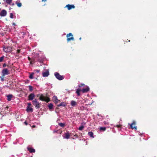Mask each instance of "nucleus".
<instances>
[{
    "mask_svg": "<svg viewBox=\"0 0 157 157\" xmlns=\"http://www.w3.org/2000/svg\"><path fill=\"white\" fill-rule=\"evenodd\" d=\"M10 74L9 71L8 69L5 68L2 69V76H4Z\"/></svg>",
    "mask_w": 157,
    "mask_h": 157,
    "instance_id": "3",
    "label": "nucleus"
},
{
    "mask_svg": "<svg viewBox=\"0 0 157 157\" xmlns=\"http://www.w3.org/2000/svg\"><path fill=\"white\" fill-rule=\"evenodd\" d=\"M12 48L10 47H6L5 46L3 47V50L5 52L7 53L10 52Z\"/></svg>",
    "mask_w": 157,
    "mask_h": 157,
    "instance_id": "4",
    "label": "nucleus"
},
{
    "mask_svg": "<svg viewBox=\"0 0 157 157\" xmlns=\"http://www.w3.org/2000/svg\"><path fill=\"white\" fill-rule=\"evenodd\" d=\"M31 105V103H28V106H30V105Z\"/></svg>",
    "mask_w": 157,
    "mask_h": 157,
    "instance_id": "44",
    "label": "nucleus"
},
{
    "mask_svg": "<svg viewBox=\"0 0 157 157\" xmlns=\"http://www.w3.org/2000/svg\"><path fill=\"white\" fill-rule=\"evenodd\" d=\"M28 59L29 60V61H31V58H30V57L29 56H28Z\"/></svg>",
    "mask_w": 157,
    "mask_h": 157,
    "instance_id": "42",
    "label": "nucleus"
},
{
    "mask_svg": "<svg viewBox=\"0 0 157 157\" xmlns=\"http://www.w3.org/2000/svg\"><path fill=\"white\" fill-rule=\"evenodd\" d=\"M106 130V128L105 127H101L100 128V130H102L103 131H105Z\"/></svg>",
    "mask_w": 157,
    "mask_h": 157,
    "instance_id": "30",
    "label": "nucleus"
},
{
    "mask_svg": "<svg viewBox=\"0 0 157 157\" xmlns=\"http://www.w3.org/2000/svg\"><path fill=\"white\" fill-rule=\"evenodd\" d=\"M84 128V126L83 125H82L80 126L78 130L80 131L82 130Z\"/></svg>",
    "mask_w": 157,
    "mask_h": 157,
    "instance_id": "33",
    "label": "nucleus"
},
{
    "mask_svg": "<svg viewBox=\"0 0 157 157\" xmlns=\"http://www.w3.org/2000/svg\"><path fill=\"white\" fill-rule=\"evenodd\" d=\"M70 134L69 132L65 133L64 134V135L63 136V138L68 139L70 137Z\"/></svg>",
    "mask_w": 157,
    "mask_h": 157,
    "instance_id": "13",
    "label": "nucleus"
},
{
    "mask_svg": "<svg viewBox=\"0 0 157 157\" xmlns=\"http://www.w3.org/2000/svg\"><path fill=\"white\" fill-rule=\"evenodd\" d=\"M7 66V65L6 64V63H4L3 64V66H2V67H3V68H5V67H6V66Z\"/></svg>",
    "mask_w": 157,
    "mask_h": 157,
    "instance_id": "37",
    "label": "nucleus"
},
{
    "mask_svg": "<svg viewBox=\"0 0 157 157\" xmlns=\"http://www.w3.org/2000/svg\"><path fill=\"white\" fill-rule=\"evenodd\" d=\"M7 14L6 11L4 10H2L0 13V15L2 17H4Z\"/></svg>",
    "mask_w": 157,
    "mask_h": 157,
    "instance_id": "7",
    "label": "nucleus"
},
{
    "mask_svg": "<svg viewBox=\"0 0 157 157\" xmlns=\"http://www.w3.org/2000/svg\"><path fill=\"white\" fill-rule=\"evenodd\" d=\"M76 105V102L75 101L72 100L71 101V105L72 106H75Z\"/></svg>",
    "mask_w": 157,
    "mask_h": 157,
    "instance_id": "20",
    "label": "nucleus"
},
{
    "mask_svg": "<svg viewBox=\"0 0 157 157\" xmlns=\"http://www.w3.org/2000/svg\"><path fill=\"white\" fill-rule=\"evenodd\" d=\"M28 87L29 88V90L30 91H32L33 90V87H32V86L29 85L28 86Z\"/></svg>",
    "mask_w": 157,
    "mask_h": 157,
    "instance_id": "29",
    "label": "nucleus"
},
{
    "mask_svg": "<svg viewBox=\"0 0 157 157\" xmlns=\"http://www.w3.org/2000/svg\"><path fill=\"white\" fill-rule=\"evenodd\" d=\"M24 123L26 125H27L28 124V123L26 121H25V122H24Z\"/></svg>",
    "mask_w": 157,
    "mask_h": 157,
    "instance_id": "45",
    "label": "nucleus"
},
{
    "mask_svg": "<svg viewBox=\"0 0 157 157\" xmlns=\"http://www.w3.org/2000/svg\"><path fill=\"white\" fill-rule=\"evenodd\" d=\"M5 57L4 56H2L0 57V62H2L4 58Z\"/></svg>",
    "mask_w": 157,
    "mask_h": 157,
    "instance_id": "32",
    "label": "nucleus"
},
{
    "mask_svg": "<svg viewBox=\"0 0 157 157\" xmlns=\"http://www.w3.org/2000/svg\"><path fill=\"white\" fill-rule=\"evenodd\" d=\"M6 3L9 5H11L12 0H6Z\"/></svg>",
    "mask_w": 157,
    "mask_h": 157,
    "instance_id": "27",
    "label": "nucleus"
},
{
    "mask_svg": "<svg viewBox=\"0 0 157 157\" xmlns=\"http://www.w3.org/2000/svg\"><path fill=\"white\" fill-rule=\"evenodd\" d=\"M14 18H16V16H15Z\"/></svg>",
    "mask_w": 157,
    "mask_h": 157,
    "instance_id": "53",
    "label": "nucleus"
},
{
    "mask_svg": "<svg viewBox=\"0 0 157 157\" xmlns=\"http://www.w3.org/2000/svg\"><path fill=\"white\" fill-rule=\"evenodd\" d=\"M0 4H1V3L0 2Z\"/></svg>",
    "mask_w": 157,
    "mask_h": 157,
    "instance_id": "54",
    "label": "nucleus"
},
{
    "mask_svg": "<svg viewBox=\"0 0 157 157\" xmlns=\"http://www.w3.org/2000/svg\"><path fill=\"white\" fill-rule=\"evenodd\" d=\"M33 105L35 106L36 108H39L40 107L39 103L37 101L36 99L32 101Z\"/></svg>",
    "mask_w": 157,
    "mask_h": 157,
    "instance_id": "5",
    "label": "nucleus"
},
{
    "mask_svg": "<svg viewBox=\"0 0 157 157\" xmlns=\"http://www.w3.org/2000/svg\"><path fill=\"white\" fill-rule=\"evenodd\" d=\"M57 132V131H54V132Z\"/></svg>",
    "mask_w": 157,
    "mask_h": 157,
    "instance_id": "51",
    "label": "nucleus"
},
{
    "mask_svg": "<svg viewBox=\"0 0 157 157\" xmlns=\"http://www.w3.org/2000/svg\"><path fill=\"white\" fill-rule=\"evenodd\" d=\"M86 124V123L84 121L82 122V123H81V124H83V125H85Z\"/></svg>",
    "mask_w": 157,
    "mask_h": 157,
    "instance_id": "40",
    "label": "nucleus"
},
{
    "mask_svg": "<svg viewBox=\"0 0 157 157\" xmlns=\"http://www.w3.org/2000/svg\"><path fill=\"white\" fill-rule=\"evenodd\" d=\"M69 36H71L72 37H73V35L71 33H70L67 34V37H68Z\"/></svg>",
    "mask_w": 157,
    "mask_h": 157,
    "instance_id": "35",
    "label": "nucleus"
},
{
    "mask_svg": "<svg viewBox=\"0 0 157 157\" xmlns=\"http://www.w3.org/2000/svg\"><path fill=\"white\" fill-rule=\"evenodd\" d=\"M12 25H14V26L16 25V24H15V23H13L12 24Z\"/></svg>",
    "mask_w": 157,
    "mask_h": 157,
    "instance_id": "46",
    "label": "nucleus"
},
{
    "mask_svg": "<svg viewBox=\"0 0 157 157\" xmlns=\"http://www.w3.org/2000/svg\"><path fill=\"white\" fill-rule=\"evenodd\" d=\"M90 90V88L88 86H87L86 88H83L82 89L81 91L83 93H86L88 91Z\"/></svg>",
    "mask_w": 157,
    "mask_h": 157,
    "instance_id": "11",
    "label": "nucleus"
},
{
    "mask_svg": "<svg viewBox=\"0 0 157 157\" xmlns=\"http://www.w3.org/2000/svg\"><path fill=\"white\" fill-rule=\"evenodd\" d=\"M44 56H39L38 57L37 61L40 63H43L44 60Z\"/></svg>",
    "mask_w": 157,
    "mask_h": 157,
    "instance_id": "6",
    "label": "nucleus"
},
{
    "mask_svg": "<svg viewBox=\"0 0 157 157\" xmlns=\"http://www.w3.org/2000/svg\"><path fill=\"white\" fill-rule=\"evenodd\" d=\"M1 80L2 82H3L4 81L5 79L4 78H1Z\"/></svg>",
    "mask_w": 157,
    "mask_h": 157,
    "instance_id": "39",
    "label": "nucleus"
},
{
    "mask_svg": "<svg viewBox=\"0 0 157 157\" xmlns=\"http://www.w3.org/2000/svg\"><path fill=\"white\" fill-rule=\"evenodd\" d=\"M58 125L61 126V127H63L65 125V124L64 123H59Z\"/></svg>",
    "mask_w": 157,
    "mask_h": 157,
    "instance_id": "26",
    "label": "nucleus"
},
{
    "mask_svg": "<svg viewBox=\"0 0 157 157\" xmlns=\"http://www.w3.org/2000/svg\"><path fill=\"white\" fill-rule=\"evenodd\" d=\"M23 142L24 140L22 138H20L18 140V143L20 144H22L23 143Z\"/></svg>",
    "mask_w": 157,
    "mask_h": 157,
    "instance_id": "19",
    "label": "nucleus"
},
{
    "mask_svg": "<svg viewBox=\"0 0 157 157\" xmlns=\"http://www.w3.org/2000/svg\"><path fill=\"white\" fill-rule=\"evenodd\" d=\"M15 3L17 5V6L19 7H20L22 6V4L20 2L19 0H17L16 2Z\"/></svg>",
    "mask_w": 157,
    "mask_h": 157,
    "instance_id": "17",
    "label": "nucleus"
},
{
    "mask_svg": "<svg viewBox=\"0 0 157 157\" xmlns=\"http://www.w3.org/2000/svg\"><path fill=\"white\" fill-rule=\"evenodd\" d=\"M74 39V37H71V38H68L67 39V41H69L71 40H73Z\"/></svg>",
    "mask_w": 157,
    "mask_h": 157,
    "instance_id": "31",
    "label": "nucleus"
},
{
    "mask_svg": "<svg viewBox=\"0 0 157 157\" xmlns=\"http://www.w3.org/2000/svg\"><path fill=\"white\" fill-rule=\"evenodd\" d=\"M78 109L81 110H83L84 109V107L83 106H81L78 107Z\"/></svg>",
    "mask_w": 157,
    "mask_h": 157,
    "instance_id": "28",
    "label": "nucleus"
},
{
    "mask_svg": "<svg viewBox=\"0 0 157 157\" xmlns=\"http://www.w3.org/2000/svg\"><path fill=\"white\" fill-rule=\"evenodd\" d=\"M39 99L41 101H47V102L50 101V99L48 97L45 96L43 94L40 96L39 98Z\"/></svg>",
    "mask_w": 157,
    "mask_h": 157,
    "instance_id": "1",
    "label": "nucleus"
},
{
    "mask_svg": "<svg viewBox=\"0 0 157 157\" xmlns=\"http://www.w3.org/2000/svg\"><path fill=\"white\" fill-rule=\"evenodd\" d=\"M53 99L56 103H57L58 101H59V100L57 99V97L56 96H54L53 97Z\"/></svg>",
    "mask_w": 157,
    "mask_h": 157,
    "instance_id": "18",
    "label": "nucleus"
},
{
    "mask_svg": "<svg viewBox=\"0 0 157 157\" xmlns=\"http://www.w3.org/2000/svg\"><path fill=\"white\" fill-rule=\"evenodd\" d=\"M35 97V94L34 93H31L29 96V100H32Z\"/></svg>",
    "mask_w": 157,
    "mask_h": 157,
    "instance_id": "12",
    "label": "nucleus"
},
{
    "mask_svg": "<svg viewBox=\"0 0 157 157\" xmlns=\"http://www.w3.org/2000/svg\"><path fill=\"white\" fill-rule=\"evenodd\" d=\"M28 150L30 153H34L35 152V149L31 147H28Z\"/></svg>",
    "mask_w": 157,
    "mask_h": 157,
    "instance_id": "15",
    "label": "nucleus"
},
{
    "mask_svg": "<svg viewBox=\"0 0 157 157\" xmlns=\"http://www.w3.org/2000/svg\"><path fill=\"white\" fill-rule=\"evenodd\" d=\"M11 5H12V6H13V5H14V3H12V4H11Z\"/></svg>",
    "mask_w": 157,
    "mask_h": 157,
    "instance_id": "49",
    "label": "nucleus"
},
{
    "mask_svg": "<svg viewBox=\"0 0 157 157\" xmlns=\"http://www.w3.org/2000/svg\"><path fill=\"white\" fill-rule=\"evenodd\" d=\"M84 86V84H81L80 85H79V87H81L82 86Z\"/></svg>",
    "mask_w": 157,
    "mask_h": 157,
    "instance_id": "38",
    "label": "nucleus"
},
{
    "mask_svg": "<svg viewBox=\"0 0 157 157\" xmlns=\"http://www.w3.org/2000/svg\"><path fill=\"white\" fill-rule=\"evenodd\" d=\"M136 123L135 122H133L132 123L130 124L129 123L128 124H129L130 125V127L132 129H135L136 130L137 129V126H135L134 127H133L132 125L135 124Z\"/></svg>",
    "mask_w": 157,
    "mask_h": 157,
    "instance_id": "9",
    "label": "nucleus"
},
{
    "mask_svg": "<svg viewBox=\"0 0 157 157\" xmlns=\"http://www.w3.org/2000/svg\"><path fill=\"white\" fill-rule=\"evenodd\" d=\"M57 106L58 107H59L60 106L64 107L66 106V104H65L64 102H62L61 103L57 105Z\"/></svg>",
    "mask_w": 157,
    "mask_h": 157,
    "instance_id": "24",
    "label": "nucleus"
},
{
    "mask_svg": "<svg viewBox=\"0 0 157 157\" xmlns=\"http://www.w3.org/2000/svg\"><path fill=\"white\" fill-rule=\"evenodd\" d=\"M88 135L90 137L94 138V133L92 132H88Z\"/></svg>",
    "mask_w": 157,
    "mask_h": 157,
    "instance_id": "21",
    "label": "nucleus"
},
{
    "mask_svg": "<svg viewBox=\"0 0 157 157\" xmlns=\"http://www.w3.org/2000/svg\"><path fill=\"white\" fill-rule=\"evenodd\" d=\"M82 90L78 89L76 91V93L77 94V96H79L80 95V92Z\"/></svg>",
    "mask_w": 157,
    "mask_h": 157,
    "instance_id": "22",
    "label": "nucleus"
},
{
    "mask_svg": "<svg viewBox=\"0 0 157 157\" xmlns=\"http://www.w3.org/2000/svg\"><path fill=\"white\" fill-rule=\"evenodd\" d=\"M31 61H33V63H35V60H34V59H33V60H31Z\"/></svg>",
    "mask_w": 157,
    "mask_h": 157,
    "instance_id": "47",
    "label": "nucleus"
},
{
    "mask_svg": "<svg viewBox=\"0 0 157 157\" xmlns=\"http://www.w3.org/2000/svg\"><path fill=\"white\" fill-rule=\"evenodd\" d=\"M104 124H108V123L105 121H104Z\"/></svg>",
    "mask_w": 157,
    "mask_h": 157,
    "instance_id": "43",
    "label": "nucleus"
},
{
    "mask_svg": "<svg viewBox=\"0 0 157 157\" xmlns=\"http://www.w3.org/2000/svg\"><path fill=\"white\" fill-rule=\"evenodd\" d=\"M74 136H75L76 137H77V136L76 135H75Z\"/></svg>",
    "mask_w": 157,
    "mask_h": 157,
    "instance_id": "50",
    "label": "nucleus"
},
{
    "mask_svg": "<svg viewBox=\"0 0 157 157\" xmlns=\"http://www.w3.org/2000/svg\"><path fill=\"white\" fill-rule=\"evenodd\" d=\"M81 37L80 38H79V40H81Z\"/></svg>",
    "mask_w": 157,
    "mask_h": 157,
    "instance_id": "52",
    "label": "nucleus"
},
{
    "mask_svg": "<svg viewBox=\"0 0 157 157\" xmlns=\"http://www.w3.org/2000/svg\"><path fill=\"white\" fill-rule=\"evenodd\" d=\"M6 97L7 98V100L8 101H10L11 100V98L13 97V95L12 94H9L7 95Z\"/></svg>",
    "mask_w": 157,
    "mask_h": 157,
    "instance_id": "16",
    "label": "nucleus"
},
{
    "mask_svg": "<svg viewBox=\"0 0 157 157\" xmlns=\"http://www.w3.org/2000/svg\"><path fill=\"white\" fill-rule=\"evenodd\" d=\"M30 75L29 76V78L31 79H32L33 78V75L34 74V72H32V73H29Z\"/></svg>",
    "mask_w": 157,
    "mask_h": 157,
    "instance_id": "23",
    "label": "nucleus"
},
{
    "mask_svg": "<svg viewBox=\"0 0 157 157\" xmlns=\"http://www.w3.org/2000/svg\"><path fill=\"white\" fill-rule=\"evenodd\" d=\"M34 71L35 72H37V73H39V72H40V70L36 69V70H34Z\"/></svg>",
    "mask_w": 157,
    "mask_h": 157,
    "instance_id": "36",
    "label": "nucleus"
},
{
    "mask_svg": "<svg viewBox=\"0 0 157 157\" xmlns=\"http://www.w3.org/2000/svg\"><path fill=\"white\" fill-rule=\"evenodd\" d=\"M66 7H67L68 10H70L72 8H75V6L73 5H71L70 4H68L66 6Z\"/></svg>",
    "mask_w": 157,
    "mask_h": 157,
    "instance_id": "10",
    "label": "nucleus"
},
{
    "mask_svg": "<svg viewBox=\"0 0 157 157\" xmlns=\"http://www.w3.org/2000/svg\"><path fill=\"white\" fill-rule=\"evenodd\" d=\"M53 105L52 103H50L48 105V107L50 109H51L53 108Z\"/></svg>",
    "mask_w": 157,
    "mask_h": 157,
    "instance_id": "25",
    "label": "nucleus"
},
{
    "mask_svg": "<svg viewBox=\"0 0 157 157\" xmlns=\"http://www.w3.org/2000/svg\"><path fill=\"white\" fill-rule=\"evenodd\" d=\"M10 17L11 18H14L13 16V14L12 13H10Z\"/></svg>",
    "mask_w": 157,
    "mask_h": 157,
    "instance_id": "34",
    "label": "nucleus"
},
{
    "mask_svg": "<svg viewBox=\"0 0 157 157\" xmlns=\"http://www.w3.org/2000/svg\"><path fill=\"white\" fill-rule=\"evenodd\" d=\"M30 64H33V61H30Z\"/></svg>",
    "mask_w": 157,
    "mask_h": 157,
    "instance_id": "41",
    "label": "nucleus"
},
{
    "mask_svg": "<svg viewBox=\"0 0 157 157\" xmlns=\"http://www.w3.org/2000/svg\"><path fill=\"white\" fill-rule=\"evenodd\" d=\"M54 75L56 78L59 80H61L64 79V76L63 75H61L58 72H55Z\"/></svg>",
    "mask_w": 157,
    "mask_h": 157,
    "instance_id": "2",
    "label": "nucleus"
},
{
    "mask_svg": "<svg viewBox=\"0 0 157 157\" xmlns=\"http://www.w3.org/2000/svg\"><path fill=\"white\" fill-rule=\"evenodd\" d=\"M43 76L44 77H48L49 75V72L48 70L47 69L45 72L42 73Z\"/></svg>",
    "mask_w": 157,
    "mask_h": 157,
    "instance_id": "8",
    "label": "nucleus"
},
{
    "mask_svg": "<svg viewBox=\"0 0 157 157\" xmlns=\"http://www.w3.org/2000/svg\"><path fill=\"white\" fill-rule=\"evenodd\" d=\"M33 110L32 108L30 107V106H28L27 107L26 109V111L28 112H33Z\"/></svg>",
    "mask_w": 157,
    "mask_h": 157,
    "instance_id": "14",
    "label": "nucleus"
},
{
    "mask_svg": "<svg viewBox=\"0 0 157 157\" xmlns=\"http://www.w3.org/2000/svg\"><path fill=\"white\" fill-rule=\"evenodd\" d=\"M117 127H118V128H119V127H120V125H117Z\"/></svg>",
    "mask_w": 157,
    "mask_h": 157,
    "instance_id": "48",
    "label": "nucleus"
}]
</instances>
